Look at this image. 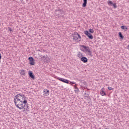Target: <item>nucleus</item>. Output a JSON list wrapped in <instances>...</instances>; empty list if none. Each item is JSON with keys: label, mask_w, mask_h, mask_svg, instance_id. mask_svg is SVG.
Returning <instances> with one entry per match:
<instances>
[{"label": "nucleus", "mask_w": 129, "mask_h": 129, "mask_svg": "<svg viewBox=\"0 0 129 129\" xmlns=\"http://www.w3.org/2000/svg\"><path fill=\"white\" fill-rule=\"evenodd\" d=\"M89 32L90 33H94V30H93V29L90 28V29H89Z\"/></svg>", "instance_id": "nucleus-21"}, {"label": "nucleus", "mask_w": 129, "mask_h": 129, "mask_svg": "<svg viewBox=\"0 0 129 129\" xmlns=\"http://www.w3.org/2000/svg\"><path fill=\"white\" fill-rule=\"evenodd\" d=\"M2 59V54L0 53V60Z\"/></svg>", "instance_id": "nucleus-26"}, {"label": "nucleus", "mask_w": 129, "mask_h": 129, "mask_svg": "<svg viewBox=\"0 0 129 129\" xmlns=\"http://www.w3.org/2000/svg\"><path fill=\"white\" fill-rule=\"evenodd\" d=\"M74 87L75 89H76V88H77V87L76 86V85L74 86Z\"/></svg>", "instance_id": "nucleus-25"}, {"label": "nucleus", "mask_w": 129, "mask_h": 129, "mask_svg": "<svg viewBox=\"0 0 129 129\" xmlns=\"http://www.w3.org/2000/svg\"><path fill=\"white\" fill-rule=\"evenodd\" d=\"M79 91V89L78 88H76L75 90V92H76V93H78Z\"/></svg>", "instance_id": "nucleus-19"}, {"label": "nucleus", "mask_w": 129, "mask_h": 129, "mask_svg": "<svg viewBox=\"0 0 129 129\" xmlns=\"http://www.w3.org/2000/svg\"><path fill=\"white\" fill-rule=\"evenodd\" d=\"M83 54H82V53H81V52H79L78 53V57L79 58H80V59H81V58H82V57H83Z\"/></svg>", "instance_id": "nucleus-12"}, {"label": "nucleus", "mask_w": 129, "mask_h": 129, "mask_svg": "<svg viewBox=\"0 0 129 129\" xmlns=\"http://www.w3.org/2000/svg\"><path fill=\"white\" fill-rule=\"evenodd\" d=\"M28 75L29 77H30V78H31L32 80H35V75H34L33 72H32L31 71H29Z\"/></svg>", "instance_id": "nucleus-7"}, {"label": "nucleus", "mask_w": 129, "mask_h": 129, "mask_svg": "<svg viewBox=\"0 0 129 129\" xmlns=\"http://www.w3.org/2000/svg\"><path fill=\"white\" fill-rule=\"evenodd\" d=\"M20 74H21V75L25 76L26 74V71L25 70H21V71L20 72Z\"/></svg>", "instance_id": "nucleus-13"}, {"label": "nucleus", "mask_w": 129, "mask_h": 129, "mask_svg": "<svg viewBox=\"0 0 129 129\" xmlns=\"http://www.w3.org/2000/svg\"><path fill=\"white\" fill-rule=\"evenodd\" d=\"M57 79L58 80H59V81H61V82H63V83H67V84H69L70 81L67 79H65L64 78L60 77L57 78Z\"/></svg>", "instance_id": "nucleus-5"}, {"label": "nucleus", "mask_w": 129, "mask_h": 129, "mask_svg": "<svg viewBox=\"0 0 129 129\" xmlns=\"http://www.w3.org/2000/svg\"><path fill=\"white\" fill-rule=\"evenodd\" d=\"M81 61L83 62V63H87V62H88V59L85 56H82V58H81Z\"/></svg>", "instance_id": "nucleus-8"}, {"label": "nucleus", "mask_w": 129, "mask_h": 129, "mask_svg": "<svg viewBox=\"0 0 129 129\" xmlns=\"http://www.w3.org/2000/svg\"><path fill=\"white\" fill-rule=\"evenodd\" d=\"M73 39L75 40V42H80L81 41V36L77 32H75L73 35Z\"/></svg>", "instance_id": "nucleus-2"}, {"label": "nucleus", "mask_w": 129, "mask_h": 129, "mask_svg": "<svg viewBox=\"0 0 129 129\" xmlns=\"http://www.w3.org/2000/svg\"><path fill=\"white\" fill-rule=\"evenodd\" d=\"M101 95H102V96H104V95H106V94L105 93V92L102 91L101 92Z\"/></svg>", "instance_id": "nucleus-18"}, {"label": "nucleus", "mask_w": 129, "mask_h": 129, "mask_svg": "<svg viewBox=\"0 0 129 129\" xmlns=\"http://www.w3.org/2000/svg\"><path fill=\"white\" fill-rule=\"evenodd\" d=\"M82 48H83L84 49H85V50H86V52H88V51H89L90 50V48H89V47H87L85 45H82Z\"/></svg>", "instance_id": "nucleus-10"}, {"label": "nucleus", "mask_w": 129, "mask_h": 129, "mask_svg": "<svg viewBox=\"0 0 129 129\" xmlns=\"http://www.w3.org/2000/svg\"><path fill=\"white\" fill-rule=\"evenodd\" d=\"M88 52V55H89V56H91V57L92 56V52H91V50H89Z\"/></svg>", "instance_id": "nucleus-17"}, {"label": "nucleus", "mask_w": 129, "mask_h": 129, "mask_svg": "<svg viewBox=\"0 0 129 129\" xmlns=\"http://www.w3.org/2000/svg\"><path fill=\"white\" fill-rule=\"evenodd\" d=\"M43 92L44 93V95H45V96H48V95H49V91L48 90L44 89Z\"/></svg>", "instance_id": "nucleus-9"}, {"label": "nucleus", "mask_w": 129, "mask_h": 129, "mask_svg": "<svg viewBox=\"0 0 129 129\" xmlns=\"http://www.w3.org/2000/svg\"><path fill=\"white\" fill-rule=\"evenodd\" d=\"M120 28L121 29H122V30H124V31H127V27L125 26H121Z\"/></svg>", "instance_id": "nucleus-14"}, {"label": "nucleus", "mask_w": 129, "mask_h": 129, "mask_svg": "<svg viewBox=\"0 0 129 129\" xmlns=\"http://www.w3.org/2000/svg\"><path fill=\"white\" fill-rule=\"evenodd\" d=\"M71 84H75L76 85V84H75V82H70Z\"/></svg>", "instance_id": "nucleus-23"}, {"label": "nucleus", "mask_w": 129, "mask_h": 129, "mask_svg": "<svg viewBox=\"0 0 129 129\" xmlns=\"http://www.w3.org/2000/svg\"><path fill=\"white\" fill-rule=\"evenodd\" d=\"M107 4L108 6H111L112 7V5H113V3H112V1H109L107 2Z\"/></svg>", "instance_id": "nucleus-15"}, {"label": "nucleus", "mask_w": 129, "mask_h": 129, "mask_svg": "<svg viewBox=\"0 0 129 129\" xmlns=\"http://www.w3.org/2000/svg\"><path fill=\"white\" fill-rule=\"evenodd\" d=\"M43 58H44V59H46V60H48V59H49V57H48L43 56Z\"/></svg>", "instance_id": "nucleus-24"}, {"label": "nucleus", "mask_w": 129, "mask_h": 129, "mask_svg": "<svg viewBox=\"0 0 129 129\" xmlns=\"http://www.w3.org/2000/svg\"><path fill=\"white\" fill-rule=\"evenodd\" d=\"M84 33L85 34V35H86V36H87V37L89 38V39H93V36H92V35H91V34H90V33H89V32H88V31L86 30L84 31Z\"/></svg>", "instance_id": "nucleus-6"}, {"label": "nucleus", "mask_w": 129, "mask_h": 129, "mask_svg": "<svg viewBox=\"0 0 129 129\" xmlns=\"http://www.w3.org/2000/svg\"><path fill=\"white\" fill-rule=\"evenodd\" d=\"M108 89H109V90H112V89H113L111 87H108Z\"/></svg>", "instance_id": "nucleus-22"}, {"label": "nucleus", "mask_w": 129, "mask_h": 129, "mask_svg": "<svg viewBox=\"0 0 129 129\" xmlns=\"http://www.w3.org/2000/svg\"><path fill=\"white\" fill-rule=\"evenodd\" d=\"M112 6H113V8H114V9H116V8H117V6H116V4L115 3L114 4L113 3Z\"/></svg>", "instance_id": "nucleus-20"}, {"label": "nucleus", "mask_w": 129, "mask_h": 129, "mask_svg": "<svg viewBox=\"0 0 129 129\" xmlns=\"http://www.w3.org/2000/svg\"><path fill=\"white\" fill-rule=\"evenodd\" d=\"M118 35L119 38H120V39H123V36L122 35V34H121V32H119L118 33Z\"/></svg>", "instance_id": "nucleus-16"}, {"label": "nucleus", "mask_w": 129, "mask_h": 129, "mask_svg": "<svg viewBox=\"0 0 129 129\" xmlns=\"http://www.w3.org/2000/svg\"><path fill=\"white\" fill-rule=\"evenodd\" d=\"M105 129H109L108 128H105Z\"/></svg>", "instance_id": "nucleus-28"}, {"label": "nucleus", "mask_w": 129, "mask_h": 129, "mask_svg": "<svg viewBox=\"0 0 129 129\" xmlns=\"http://www.w3.org/2000/svg\"><path fill=\"white\" fill-rule=\"evenodd\" d=\"M87 5V0H83V3L82 7L83 8H85Z\"/></svg>", "instance_id": "nucleus-11"}, {"label": "nucleus", "mask_w": 129, "mask_h": 129, "mask_svg": "<svg viewBox=\"0 0 129 129\" xmlns=\"http://www.w3.org/2000/svg\"><path fill=\"white\" fill-rule=\"evenodd\" d=\"M63 10L61 9H60V8H58L55 11V14L58 17H61V16H62V14H63Z\"/></svg>", "instance_id": "nucleus-3"}, {"label": "nucleus", "mask_w": 129, "mask_h": 129, "mask_svg": "<svg viewBox=\"0 0 129 129\" xmlns=\"http://www.w3.org/2000/svg\"><path fill=\"white\" fill-rule=\"evenodd\" d=\"M0 62H1V59H0Z\"/></svg>", "instance_id": "nucleus-29"}, {"label": "nucleus", "mask_w": 129, "mask_h": 129, "mask_svg": "<svg viewBox=\"0 0 129 129\" xmlns=\"http://www.w3.org/2000/svg\"><path fill=\"white\" fill-rule=\"evenodd\" d=\"M9 31H10V32H12V29H11V28H10V29H9Z\"/></svg>", "instance_id": "nucleus-27"}, {"label": "nucleus", "mask_w": 129, "mask_h": 129, "mask_svg": "<svg viewBox=\"0 0 129 129\" xmlns=\"http://www.w3.org/2000/svg\"><path fill=\"white\" fill-rule=\"evenodd\" d=\"M28 60L29 61V64L30 65H35V64H36V62H35V59H34V58H33V57L32 56H30L28 58Z\"/></svg>", "instance_id": "nucleus-4"}, {"label": "nucleus", "mask_w": 129, "mask_h": 129, "mask_svg": "<svg viewBox=\"0 0 129 129\" xmlns=\"http://www.w3.org/2000/svg\"><path fill=\"white\" fill-rule=\"evenodd\" d=\"M14 103L17 108L23 109L27 107V111H29V104H28V98L25 95L18 94L14 97Z\"/></svg>", "instance_id": "nucleus-1"}]
</instances>
